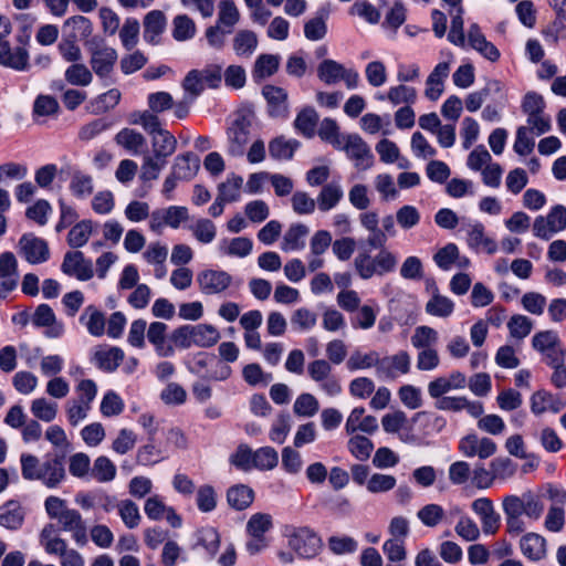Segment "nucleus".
Wrapping results in <instances>:
<instances>
[{"mask_svg":"<svg viewBox=\"0 0 566 566\" xmlns=\"http://www.w3.org/2000/svg\"><path fill=\"white\" fill-rule=\"evenodd\" d=\"M114 142L132 155H142L146 153L147 140L145 136L133 129L125 127L114 137Z\"/></svg>","mask_w":566,"mask_h":566,"instance_id":"obj_23","label":"nucleus"},{"mask_svg":"<svg viewBox=\"0 0 566 566\" xmlns=\"http://www.w3.org/2000/svg\"><path fill=\"white\" fill-rule=\"evenodd\" d=\"M344 191L339 182L332 181L323 186L321 189L316 203L322 212H327L335 208L343 199Z\"/></svg>","mask_w":566,"mask_h":566,"instance_id":"obj_31","label":"nucleus"},{"mask_svg":"<svg viewBox=\"0 0 566 566\" xmlns=\"http://www.w3.org/2000/svg\"><path fill=\"white\" fill-rule=\"evenodd\" d=\"M318 78L327 85L337 84L344 81L347 88H356L359 82V74L353 69H346L334 60H324L317 66Z\"/></svg>","mask_w":566,"mask_h":566,"instance_id":"obj_8","label":"nucleus"},{"mask_svg":"<svg viewBox=\"0 0 566 566\" xmlns=\"http://www.w3.org/2000/svg\"><path fill=\"white\" fill-rule=\"evenodd\" d=\"M318 124V114L313 107L303 108L294 120V128L306 138L315 135Z\"/></svg>","mask_w":566,"mask_h":566,"instance_id":"obj_40","label":"nucleus"},{"mask_svg":"<svg viewBox=\"0 0 566 566\" xmlns=\"http://www.w3.org/2000/svg\"><path fill=\"white\" fill-rule=\"evenodd\" d=\"M502 509L505 515H526L533 521L541 518L544 512V504L532 492L523 493L521 496L510 494L503 497Z\"/></svg>","mask_w":566,"mask_h":566,"instance_id":"obj_4","label":"nucleus"},{"mask_svg":"<svg viewBox=\"0 0 566 566\" xmlns=\"http://www.w3.org/2000/svg\"><path fill=\"white\" fill-rule=\"evenodd\" d=\"M165 165L166 160L145 154L140 169V179L143 181L156 180Z\"/></svg>","mask_w":566,"mask_h":566,"instance_id":"obj_61","label":"nucleus"},{"mask_svg":"<svg viewBox=\"0 0 566 566\" xmlns=\"http://www.w3.org/2000/svg\"><path fill=\"white\" fill-rule=\"evenodd\" d=\"M18 261L12 252L0 254V298H6L18 286Z\"/></svg>","mask_w":566,"mask_h":566,"instance_id":"obj_17","label":"nucleus"},{"mask_svg":"<svg viewBox=\"0 0 566 566\" xmlns=\"http://www.w3.org/2000/svg\"><path fill=\"white\" fill-rule=\"evenodd\" d=\"M124 359V352L118 347L101 348L94 353L95 365L104 371H114Z\"/></svg>","mask_w":566,"mask_h":566,"instance_id":"obj_36","label":"nucleus"},{"mask_svg":"<svg viewBox=\"0 0 566 566\" xmlns=\"http://www.w3.org/2000/svg\"><path fill=\"white\" fill-rule=\"evenodd\" d=\"M19 247L22 255L32 264L42 263L49 259L48 243L33 234H23L19 241Z\"/></svg>","mask_w":566,"mask_h":566,"instance_id":"obj_18","label":"nucleus"},{"mask_svg":"<svg viewBox=\"0 0 566 566\" xmlns=\"http://www.w3.org/2000/svg\"><path fill=\"white\" fill-rule=\"evenodd\" d=\"M521 551L532 560H539L546 554L545 538L536 533H527L521 538Z\"/></svg>","mask_w":566,"mask_h":566,"instance_id":"obj_38","label":"nucleus"},{"mask_svg":"<svg viewBox=\"0 0 566 566\" xmlns=\"http://www.w3.org/2000/svg\"><path fill=\"white\" fill-rule=\"evenodd\" d=\"M166 25L165 14L159 10H153L144 19V39L148 43L156 44L158 36L163 33Z\"/></svg>","mask_w":566,"mask_h":566,"instance_id":"obj_35","label":"nucleus"},{"mask_svg":"<svg viewBox=\"0 0 566 566\" xmlns=\"http://www.w3.org/2000/svg\"><path fill=\"white\" fill-rule=\"evenodd\" d=\"M350 454L359 461H366L374 449V443L365 436H353L347 443Z\"/></svg>","mask_w":566,"mask_h":566,"instance_id":"obj_55","label":"nucleus"},{"mask_svg":"<svg viewBox=\"0 0 566 566\" xmlns=\"http://www.w3.org/2000/svg\"><path fill=\"white\" fill-rule=\"evenodd\" d=\"M317 134L323 142L331 144L335 149L339 147L345 136L340 134L339 126L333 118H324L319 124Z\"/></svg>","mask_w":566,"mask_h":566,"instance_id":"obj_52","label":"nucleus"},{"mask_svg":"<svg viewBox=\"0 0 566 566\" xmlns=\"http://www.w3.org/2000/svg\"><path fill=\"white\" fill-rule=\"evenodd\" d=\"M281 57L277 54H261L256 57L253 66L255 78H265L273 75L280 65Z\"/></svg>","mask_w":566,"mask_h":566,"instance_id":"obj_47","label":"nucleus"},{"mask_svg":"<svg viewBox=\"0 0 566 566\" xmlns=\"http://www.w3.org/2000/svg\"><path fill=\"white\" fill-rule=\"evenodd\" d=\"M93 222L91 220H82L74 224L69 234L67 243L72 248H81L85 245L92 234Z\"/></svg>","mask_w":566,"mask_h":566,"instance_id":"obj_50","label":"nucleus"},{"mask_svg":"<svg viewBox=\"0 0 566 566\" xmlns=\"http://www.w3.org/2000/svg\"><path fill=\"white\" fill-rule=\"evenodd\" d=\"M310 229L303 223H293L283 235L281 249L284 252L300 251L305 247V238Z\"/></svg>","mask_w":566,"mask_h":566,"instance_id":"obj_30","label":"nucleus"},{"mask_svg":"<svg viewBox=\"0 0 566 566\" xmlns=\"http://www.w3.org/2000/svg\"><path fill=\"white\" fill-rule=\"evenodd\" d=\"M30 410L36 420L52 422L57 416L59 406L54 401L40 397L32 400Z\"/></svg>","mask_w":566,"mask_h":566,"instance_id":"obj_44","label":"nucleus"},{"mask_svg":"<svg viewBox=\"0 0 566 566\" xmlns=\"http://www.w3.org/2000/svg\"><path fill=\"white\" fill-rule=\"evenodd\" d=\"M279 463V454L272 447H262L254 451L253 469L261 471L273 470Z\"/></svg>","mask_w":566,"mask_h":566,"instance_id":"obj_53","label":"nucleus"},{"mask_svg":"<svg viewBox=\"0 0 566 566\" xmlns=\"http://www.w3.org/2000/svg\"><path fill=\"white\" fill-rule=\"evenodd\" d=\"M254 492L251 488L239 484L231 486L227 492V500L231 507L241 511L253 502Z\"/></svg>","mask_w":566,"mask_h":566,"instance_id":"obj_42","label":"nucleus"},{"mask_svg":"<svg viewBox=\"0 0 566 566\" xmlns=\"http://www.w3.org/2000/svg\"><path fill=\"white\" fill-rule=\"evenodd\" d=\"M118 514L125 526L129 530L136 528L142 520L139 509L132 500L119 501Z\"/></svg>","mask_w":566,"mask_h":566,"instance_id":"obj_59","label":"nucleus"},{"mask_svg":"<svg viewBox=\"0 0 566 566\" xmlns=\"http://www.w3.org/2000/svg\"><path fill=\"white\" fill-rule=\"evenodd\" d=\"M65 28H70L72 30V33L70 38L76 40V39H91L92 32H93V24L91 20L83 15H73L65 20L64 22Z\"/></svg>","mask_w":566,"mask_h":566,"instance_id":"obj_51","label":"nucleus"},{"mask_svg":"<svg viewBox=\"0 0 566 566\" xmlns=\"http://www.w3.org/2000/svg\"><path fill=\"white\" fill-rule=\"evenodd\" d=\"M139 22L135 18H127L119 31V39L126 50H132L138 43Z\"/></svg>","mask_w":566,"mask_h":566,"instance_id":"obj_60","label":"nucleus"},{"mask_svg":"<svg viewBox=\"0 0 566 566\" xmlns=\"http://www.w3.org/2000/svg\"><path fill=\"white\" fill-rule=\"evenodd\" d=\"M199 166V157L193 153H186L175 158L171 172L180 180H190L196 176Z\"/></svg>","mask_w":566,"mask_h":566,"instance_id":"obj_28","label":"nucleus"},{"mask_svg":"<svg viewBox=\"0 0 566 566\" xmlns=\"http://www.w3.org/2000/svg\"><path fill=\"white\" fill-rule=\"evenodd\" d=\"M199 290L205 295L221 294L232 284V276L222 270H203L197 275Z\"/></svg>","mask_w":566,"mask_h":566,"instance_id":"obj_15","label":"nucleus"},{"mask_svg":"<svg viewBox=\"0 0 566 566\" xmlns=\"http://www.w3.org/2000/svg\"><path fill=\"white\" fill-rule=\"evenodd\" d=\"M446 516L443 507L439 504H427L417 512V517L428 527H436Z\"/></svg>","mask_w":566,"mask_h":566,"instance_id":"obj_58","label":"nucleus"},{"mask_svg":"<svg viewBox=\"0 0 566 566\" xmlns=\"http://www.w3.org/2000/svg\"><path fill=\"white\" fill-rule=\"evenodd\" d=\"M65 81L74 86H87L93 81V73L85 64L72 63L64 72Z\"/></svg>","mask_w":566,"mask_h":566,"instance_id":"obj_46","label":"nucleus"},{"mask_svg":"<svg viewBox=\"0 0 566 566\" xmlns=\"http://www.w3.org/2000/svg\"><path fill=\"white\" fill-rule=\"evenodd\" d=\"M307 373L312 380L318 382L321 389L328 396H337L342 392V386L334 376H332V366L325 359H316L308 364Z\"/></svg>","mask_w":566,"mask_h":566,"instance_id":"obj_13","label":"nucleus"},{"mask_svg":"<svg viewBox=\"0 0 566 566\" xmlns=\"http://www.w3.org/2000/svg\"><path fill=\"white\" fill-rule=\"evenodd\" d=\"M91 475L99 483L111 482L116 476L115 464L105 455L95 459Z\"/></svg>","mask_w":566,"mask_h":566,"instance_id":"obj_49","label":"nucleus"},{"mask_svg":"<svg viewBox=\"0 0 566 566\" xmlns=\"http://www.w3.org/2000/svg\"><path fill=\"white\" fill-rule=\"evenodd\" d=\"M129 123L133 125H140L150 136L163 129L158 114L149 108L134 112L130 115Z\"/></svg>","mask_w":566,"mask_h":566,"instance_id":"obj_45","label":"nucleus"},{"mask_svg":"<svg viewBox=\"0 0 566 566\" xmlns=\"http://www.w3.org/2000/svg\"><path fill=\"white\" fill-rule=\"evenodd\" d=\"M167 324L163 322H153L147 327V339L160 357L171 356L175 352L174 346L167 340Z\"/></svg>","mask_w":566,"mask_h":566,"instance_id":"obj_22","label":"nucleus"},{"mask_svg":"<svg viewBox=\"0 0 566 566\" xmlns=\"http://www.w3.org/2000/svg\"><path fill=\"white\" fill-rule=\"evenodd\" d=\"M151 137L153 155L157 158L166 160L177 149L176 137L167 129L155 133Z\"/></svg>","mask_w":566,"mask_h":566,"instance_id":"obj_29","label":"nucleus"},{"mask_svg":"<svg viewBox=\"0 0 566 566\" xmlns=\"http://www.w3.org/2000/svg\"><path fill=\"white\" fill-rule=\"evenodd\" d=\"M21 474L28 481H41L46 488L54 489L65 479V469L61 458L54 457L41 462L33 454L23 453L20 458Z\"/></svg>","mask_w":566,"mask_h":566,"instance_id":"obj_2","label":"nucleus"},{"mask_svg":"<svg viewBox=\"0 0 566 566\" xmlns=\"http://www.w3.org/2000/svg\"><path fill=\"white\" fill-rule=\"evenodd\" d=\"M190 219L189 210L184 206H169L156 209L150 213L149 229L161 234L165 227L178 229Z\"/></svg>","mask_w":566,"mask_h":566,"instance_id":"obj_9","label":"nucleus"},{"mask_svg":"<svg viewBox=\"0 0 566 566\" xmlns=\"http://www.w3.org/2000/svg\"><path fill=\"white\" fill-rule=\"evenodd\" d=\"M491 94H503L501 81L489 80L481 90L470 93L465 98V108L471 113L479 111Z\"/></svg>","mask_w":566,"mask_h":566,"instance_id":"obj_26","label":"nucleus"},{"mask_svg":"<svg viewBox=\"0 0 566 566\" xmlns=\"http://www.w3.org/2000/svg\"><path fill=\"white\" fill-rule=\"evenodd\" d=\"M253 122V113L245 111L239 112L235 115L231 126L227 130L228 135V151L231 156H242L245 146L250 140V130Z\"/></svg>","mask_w":566,"mask_h":566,"instance_id":"obj_5","label":"nucleus"},{"mask_svg":"<svg viewBox=\"0 0 566 566\" xmlns=\"http://www.w3.org/2000/svg\"><path fill=\"white\" fill-rule=\"evenodd\" d=\"M507 328L511 337L522 340L532 332L533 322L525 315L515 314L509 319Z\"/></svg>","mask_w":566,"mask_h":566,"instance_id":"obj_56","label":"nucleus"},{"mask_svg":"<svg viewBox=\"0 0 566 566\" xmlns=\"http://www.w3.org/2000/svg\"><path fill=\"white\" fill-rule=\"evenodd\" d=\"M317 323V315L306 307L295 310L291 316V324L296 331H310Z\"/></svg>","mask_w":566,"mask_h":566,"instance_id":"obj_64","label":"nucleus"},{"mask_svg":"<svg viewBox=\"0 0 566 566\" xmlns=\"http://www.w3.org/2000/svg\"><path fill=\"white\" fill-rule=\"evenodd\" d=\"M44 507L49 517L55 520L62 531L70 533L78 546L87 544V526L77 510L69 507L65 500L54 495L46 497Z\"/></svg>","mask_w":566,"mask_h":566,"instance_id":"obj_1","label":"nucleus"},{"mask_svg":"<svg viewBox=\"0 0 566 566\" xmlns=\"http://www.w3.org/2000/svg\"><path fill=\"white\" fill-rule=\"evenodd\" d=\"M566 229V207L562 205L554 206L546 217L538 216L533 223L534 235L549 240L554 233Z\"/></svg>","mask_w":566,"mask_h":566,"instance_id":"obj_10","label":"nucleus"},{"mask_svg":"<svg viewBox=\"0 0 566 566\" xmlns=\"http://www.w3.org/2000/svg\"><path fill=\"white\" fill-rule=\"evenodd\" d=\"M262 94L268 104V113L273 118H286L289 115L287 93L284 88L265 85Z\"/></svg>","mask_w":566,"mask_h":566,"instance_id":"obj_19","label":"nucleus"},{"mask_svg":"<svg viewBox=\"0 0 566 566\" xmlns=\"http://www.w3.org/2000/svg\"><path fill=\"white\" fill-rule=\"evenodd\" d=\"M192 235L201 243L208 244L212 242L217 235V228L209 219H199L189 227Z\"/></svg>","mask_w":566,"mask_h":566,"instance_id":"obj_62","label":"nucleus"},{"mask_svg":"<svg viewBox=\"0 0 566 566\" xmlns=\"http://www.w3.org/2000/svg\"><path fill=\"white\" fill-rule=\"evenodd\" d=\"M397 484V480L391 474L374 473L367 482V491L373 494L386 493L391 491Z\"/></svg>","mask_w":566,"mask_h":566,"instance_id":"obj_63","label":"nucleus"},{"mask_svg":"<svg viewBox=\"0 0 566 566\" xmlns=\"http://www.w3.org/2000/svg\"><path fill=\"white\" fill-rule=\"evenodd\" d=\"M243 185V178L237 175H231L224 182L218 187V197L226 202H233L240 198V190Z\"/></svg>","mask_w":566,"mask_h":566,"instance_id":"obj_54","label":"nucleus"},{"mask_svg":"<svg viewBox=\"0 0 566 566\" xmlns=\"http://www.w3.org/2000/svg\"><path fill=\"white\" fill-rule=\"evenodd\" d=\"M21 45L12 46L7 40H0V65L18 72H28L31 67L30 53L22 38H18Z\"/></svg>","mask_w":566,"mask_h":566,"instance_id":"obj_11","label":"nucleus"},{"mask_svg":"<svg viewBox=\"0 0 566 566\" xmlns=\"http://www.w3.org/2000/svg\"><path fill=\"white\" fill-rule=\"evenodd\" d=\"M192 340L195 345L202 348H209L216 345L220 339L219 331L210 324H198L192 326Z\"/></svg>","mask_w":566,"mask_h":566,"instance_id":"obj_43","label":"nucleus"},{"mask_svg":"<svg viewBox=\"0 0 566 566\" xmlns=\"http://www.w3.org/2000/svg\"><path fill=\"white\" fill-rule=\"evenodd\" d=\"M438 332L429 326H418L411 336V344L418 349L432 348L438 342Z\"/></svg>","mask_w":566,"mask_h":566,"instance_id":"obj_57","label":"nucleus"},{"mask_svg":"<svg viewBox=\"0 0 566 566\" xmlns=\"http://www.w3.org/2000/svg\"><path fill=\"white\" fill-rule=\"evenodd\" d=\"M39 543L49 555L62 556L69 549L67 542L61 537L54 524H46L41 530Z\"/></svg>","mask_w":566,"mask_h":566,"instance_id":"obj_21","label":"nucleus"},{"mask_svg":"<svg viewBox=\"0 0 566 566\" xmlns=\"http://www.w3.org/2000/svg\"><path fill=\"white\" fill-rule=\"evenodd\" d=\"M36 327H45V335L51 338L60 337L64 332L62 323L57 322L52 307L48 304H40L31 318Z\"/></svg>","mask_w":566,"mask_h":566,"instance_id":"obj_20","label":"nucleus"},{"mask_svg":"<svg viewBox=\"0 0 566 566\" xmlns=\"http://www.w3.org/2000/svg\"><path fill=\"white\" fill-rule=\"evenodd\" d=\"M80 322L86 326L87 332L92 336L98 337L105 333V315L94 305H88L85 307L80 316Z\"/></svg>","mask_w":566,"mask_h":566,"instance_id":"obj_34","label":"nucleus"},{"mask_svg":"<svg viewBox=\"0 0 566 566\" xmlns=\"http://www.w3.org/2000/svg\"><path fill=\"white\" fill-rule=\"evenodd\" d=\"M565 406L566 402L562 398L547 390H537L531 396V410L534 415H542L546 411L557 413Z\"/></svg>","mask_w":566,"mask_h":566,"instance_id":"obj_24","label":"nucleus"},{"mask_svg":"<svg viewBox=\"0 0 566 566\" xmlns=\"http://www.w3.org/2000/svg\"><path fill=\"white\" fill-rule=\"evenodd\" d=\"M84 46L90 55L92 72L101 80L109 78L118 59L117 51L98 35L86 40Z\"/></svg>","mask_w":566,"mask_h":566,"instance_id":"obj_3","label":"nucleus"},{"mask_svg":"<svg viewBox=\"0 0 566 566\" xmlns=\"http://www.w3.org/2000/svg\"><path fill=\"white\" fill-rule=\"evenodd\" d=\"M454 311V303L449 297L441 295L438 289L426 304V312L436 317H449Z\"/></svg>","mask_w":566,"mask_h":566,"instance_id":"obj_41","label":"nucleus"},{"mask_svg":"<svg viewBox=\"0 0 566 566\" xmlns=\"http://www.w3.org/2000/svg\"><path fill=\"white\" fill-rule=\"evenodd\" d=\"M61 271L78 281H88L94 276L93 263L81 251H69L64 254Z\"/></svg>","mask_w":566,"mask_h":566,"instance_id":"obj_14","label":"nucleus"},{"mask_svg":"<svg viewBox=\"0 0 566 566\" xmlns=\"http://www.w3.org/2000/svg\"><path fill=\"white\" fill-rule=\"evenodd\" d=\"M378 358L379 354L376 350H370L368 353H361L356 350L352 353L348 360L346 361V367L348 370H359V369H368L371 367L378 368Z\"/></svg>","mask_w":566,"mask_h":566,"instance_id":"obj_48","label":"nucleus"},{"mask_svg":"<svg viewBox=\"0 0 566 566\" xmlns=\"http://www.w3.org/2000/svg\"><path fill=\"white\" fill-rule=\"evenodd\" d=\"M337 150L345 151L358 170H367L373 167L375 157L369 145L358 134H345Z\"/></svg>","mask_w":566,"mask_h":566,"instance_id":"obj_6","label":"nucleus"},{"mask_svg":"<svg viewBox=\"0 0 566 566\" xmlns=\"http://www.w3.org/2000/svg\"><path fill=\"white\" fill-rule=\"evenodd\" d=\"M241 18L240 11L232 0H221L218 4V19L216 24L232 32Z\"/></svg>","mask_w":566,"mask_h":566,"instance_id":"obj_39","label":"nucleus"},{"mask_svg":"<svg viewBox=\"0 0 566 566\" xmlns=\"http://www.w3.org/2000/svg\"><path fill=\"white\" fill-rule=\"evenodd\" d=\"M24 521V511L19 502L8 501L0 506V525L9 530H18Z\"/></svg>","mask_w":566,"mask_h":566,"instance_id":"obj_32","label":"nucleus"},{"mask_svg":"<svg viewBox=\"0 0 566 566\" xmlns=\"http://www.w3.org/2000/svg\"><path fill=\"white\" fill-rule=\"evenodd\" d=\"M287 543L301 558L315 557L322 547L321 537L308 527L293 528L287 534Z\"/></svg>","mask_w":566,"mask_h":566,"instance_id":"obj_7","label":"nucleus"},{"mask_svg":"<svg viewBox=\"0 0 566 566\" xmlns=\"http://www.w3.org/2000/svg\"><path fill=\"white\" fill-rule=\"evenodd\" d=\"M467 241L470 248L483 249L489 254H494L497 250L496 242L485 235L484 226L480 222L470 227Z\"/></svg>","mask_w":566,"mask_h":566,"instance_id":"obj_37","label":"nucleus"},{"mask_svg":"<svg viewBox=\"0 0 566 566\" xmlns=\"http://www.w3.org/2000/svg\"><path fill=\"white\" fill-rule=\"evenodd\" d=\"M259 39L251 30H239L232 39V49L237 56L249 59L256 51Z\"/></svg>","mask_w":566,"mask_h":566,"instance_id":"obj_27","label":"nucleus"},{"mask_svg":"<svg viewBox=\"0 0 566 566\" xmlns=\"http://www.w3.org/2000/svg\"><path fill=\"white\" fill-rule=\"evenodd\" d=\"M411 357L406 350H400L395 355L378 358V368L376 375L379 379L395 380L400 375L410 371Z\"/></svg>","mask_w":566,"mask_h":566,"instance_id":"obj_12","label":"nucleus"},{"mask_svg":"<svg viewBox=\"0 0 566 566\" xmlns=\"http://www.w3.org/2000/svg\"><path fill=\"white\" fill-rule=\"evenodd\" d=\"M450 65L447 62H440L429 74L426 81L424 95L430 101H437L443 93V82L448 77Z\"/></svg>","mask_w":566,"mask_h":566,"instance_id":"obj_25","label":"nucleus"},{"mask_svg":"<svg viewBox=\"0 0 566 566\" xmlns=\"http://www.w3.org/2000/svg\"><path fill=\"white\" fill-rule=\"evenodd\" d=\"M472 511L480 517L484 534H495L501 525V516L495 511L492 500L479 497L471 503Z\"/></svg>","mask_w":566,"mask_h":566,"instance_id":"obj_16","label":"nucleus"},{"mask_svg":"<svg viewBox=\"0 0 566 566\" xmlns=\"http://www.w3.org/2000/svg\"><path fill=\"white\" fill-rule=\"evenodd\" d=\"M300 146L296 139L277 136L269 143V154L276 160H290Z\"/></svg>","mask_w":566,"mask_h":566,"instance_id":"obj_33","label":"nucleus"}]
</instances>
